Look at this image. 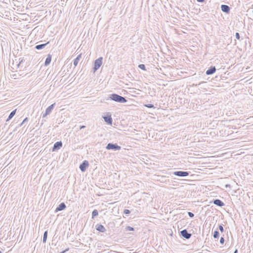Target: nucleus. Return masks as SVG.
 Listing matches in <instances>:
<instances>
[{"label": "nucleus", "instance_id": "nucleus-1", "mask_svg": "<svg viewBox=\"0 0 253 253\" xmlns=\"http://www.w3.org/2000/svg\"><path fill=\"white\" fill-rule=\"evenodd\" d=\"M109 98L111 100L119 103H126L127 102V100L125 98V97L116 93L110 94Z\"/></svg>", "mask_w": 253, "mask_h": 253}, {"label": "nucleus", "instance_id": "nucleus-2", "mask_svg": "<svg viewBox=\"0 0 253 253\" xmlns=\"http://www.w3.org/2000/svg\"><path fill=\"white\" fill-rule=\"evenodd\" d=\"M106 149L107 150H120L121 149V147L119 146L116 143H108L106 147Z\"/></svg>", "mask_w": 253, "mask_h": 253}, {"label": "nucleus", "instance_id": "nucleus-3", "mask_svg": "<svg viewBox=\"0 0 253 253\" xmlns=\"http://www.w3.org/2000/svg\"><path fill=\"white\" fill-rule=\"evenodd\" d=\"M102 57H99L95 60L94 63L93 70L94 72L97 70L102 64Z\"/></svg>", "mask_w": 253, "mask_h": 253}, {"label": "nucleus", "instance_id": "nucleus-4", "mask_svg": "<svg viewBox=\"0 0 253 253\" xmlns=\"http://www.w3.org/2000/svg\"><path fill=\"white\" fill-rule=\"evenodd\" d=\"M55 105V103H54L51 104V105H50L49 107H48L46 108L45 113H43L42 114V117L44 118L47 115H49L51 113V112H52V110L53 109Z\"/></svg>", "mask_w": 253, "mask_h": 253}, {"label": "nucleus", "instance_id": "nucleus-5", "mask_svg": "<svg viewBox=\"0 0 253 253\" xmlns=\"http://www.w3.org/2000/svg\"><path fill=\"white\" fill-rule=\"evenodd\" d=\"M89 166L88 162L86 160H84L83 162V163L80 165V169L82 172H84L86 170V169Z\"/></svg>", "mask_w": 253, "mask_h": 253}, {"label": "nucleus", "instance_id": "nucleus-6", "mask_svg": "<svg viewBox=\"0 0 253 253\" xmlns=\"http://www.w3.org/2000/svg\"><path fill=\"white\" fill-rule=\"evenodd\" d=\"M173 174L176 176L179 177H185L189 174V172L185 171H176Z\"/></svg>", "mask_w": 253, "mask_h": 253}, {"label": "nucleus", "instance_id": "nucleus-7", "mask_svg": "<svg viewBox=\"0 0 253 253\" xmlns=\"http://www.w3.org/2000/svg\"><path fill=\"white\" fill-rule=\"evenodd\" d=\"M180 235L183 238L189 239L192 236V234L188 232L186 229H184L180 231Z\"/></svg>", "mask_w": 253, "mask_h": 253}, {"label": "nucleus", "instance_id": "nucleus-8", "mask_svg": "<svg viewBox=\"0 0 253 253\" xmlns=\"http://www.w3.org/2000/svg\"><path fill=\"white\" fill-rule=\"evenodd\" d=\"M62 146V142L60 141H57L54 144L53 147L52 149V151H56L59 150Z\"/></svg>", "mask_w": 253, "mask_h": 253}, {"label": "nucleus", "instance_id": "nucleus-9", "mask_svg": "<svg viewBox=\"0 0 253 253\" xmlns=\"http://www.w3.org/2000/svg\"><path fill=\"white\" fill-rule=\"evenodd\" d=\"M66 206L65 204V203H61L56 208V210L55 211V212H58L59 211H61L64 210V209H66Z\"/></svg>", "mask_w": 253, "mask_h": 253}, {"label": "nucleus", "instance_id": "nucleus-10", "mask_svg": "<svg viewBox=\"0 0 253 253\" xmlns=\"http://www.w3.org/2000/svg\"><path fill=\"white\" fill-rule=\"evenodd\" d=\"M216 71V68L214 66L210 67L207 71L206 74L208 75H212Z\"/></svg>", "mask_w": 253, "mask_h": 253}, {"label": "nucleus", "instance_id": "nucleus-11", "mask_svg": "<svg viewBox=\"0 0 253 253\" xmlns=\"http://www.w3.org/2000/svg\"><path fill=\"white\" fill-rule=\"evenodd\" d=\"M221 9L223 12L226 13H229L230 12V8L227 5L222 4L221 5Z\"/></svg>", "mask_w": 253, "mask_h": 253}, {"label": "nucleus", "instance_id": "nucleus-12", "mask_svg": "<svg viewBox=\"0 0 253 253\" xmlns=\"http://www.w3.org/2000/svg\"><path fill=\"white\" fill-rule=\"evenodd\" d=\"M213 203L219 207H222L224 205V203L219 199H215L213 201Z\"/></svg>", "mask_w": 253, "mask_h": 253}, {"label": "nucleus", "instance_id": "nucleus-13", "mask_svg": "<svg viewBox=\"0 0 253 253\" xmlns=\"http://www.w3.org/2000/svg\"><path fill=\"white\" fill-rule=\"evenodd\" d=\"M96 226V229L97 231H98L100 232H102V233H104L106 231L105 228L102 225L97 224Z\"/></svg>", "mask_w": 253, "mask_h": 253}, {"label": "nucleus", "instance_id": "nucleus-14", "mask_svg": "<svg viewBox=\"0 0 253 253\" xmlns=\"http://www.w3.org/2000/svg\"><path fill=\"white\" fill-rule=\"evenodd\" d=\"M104 121L108 124L111 125L112 123V119L111 116H107L103 117Z\"/></svg>", "mask_w": 253, "mask_h": 253}, {"label": "nucleus", "instance_id": "nucleus-15", "mask_svg": "<svg viewBox=\"0 0 253 253\" xmlns=\"http://www.w3.org/2000/svg\"><path fill=\"white\" fill-rule=\"evenodd\" d=\"M49 43V42H47L46 43H43V44H38V45H36L35 46V48L36 49H38V50H41V49H42L43 48H44L45 46Z\"/></svg>", "mask_w": 253, "mask_h": 253}, {"label": "nucleus", "instance_id": "nucleus-16", "mask_svg": "<svg viewBox=\"0 0 253 253\" xmlns=\"http://www.w3.org/2000/svg\"><path fill=\"white\" fill-rule=\"evenodd\" d=\"M51 61V55L50 54H48L47 56L45 59V62H44V65L47 66L48 65Z\"/></svg>", "mask_w": 253, "mask_h": 253}, {"label": "nucleus", "instance_id": "nucleus-17", "mask_svg": "<svg viewBox=\"0 0 253 253\" xmlns=\"http://www.w3.org/2000/svg\"><path fill=\"white\" fill-rule=\"evenodd\" d=\"M81 58V54H80V55H79L74 60V62H73V64L75 66H77L78 63H79V60H80Z\"/></svg>", "mask_w": 253, "mask_h": 253}, {"label": "nucleus", "instance_id": "nucleus-18", "mask_svg": "<svg viewBox=\"0 0 253 253\" xmlns=\"http://www.w3.org/2000/svg\"><path fill=\"white\" fill-rule=\"evenodd\" d=\"M16 112V109H15L14 110L12 111L9 114L6 121H8L9 120L11 119L13 117V116L15 115Z\"/></svg>", "mask_w": 253, "mask_h": 253}, {"label": "nucleus", "instance_id": "nucleus-19", "mask_svg": "<svg viewBox=\"0 0 253 253\" xmlns=\"http://www.w3.org/2000/svg\"><path fill=\"white\" fill-rule=\"evenodd\" d=\"M47 231H45L44 232L43 236V238H42V242L43 243L46 242V240H47Z\"/></svg>", "mask_w": 253, "mask_h": 253}, {"label": "nucleus", "instance_id": "nucleus-20", "mask_svg": "<svg viewBox=\"0 0 253 253\" xmlns=\"http://www.w3.org/2000/svg\"><path fill=\"white\" fill-rule=\"evenodd\" d=\"M98 215V211L97 210H94L92 212V218H94V217Z\"/></svg>", "mask_w": 253, "mask_h": 253}, {"label": "nucleus", "instance_id": "nucleus-21", "mask_svg": "<svg viewBox=\"0 0 253 253\" xmlns=\"http://www.w3.org/2000/svg\"><path fill=\"white\" fill-rule=\"evenodd\" d=\"M219 236V232L217 231V229L213 233V237L214 238H218Z\"/></svg>", "mask_w": 253, "mask_h": 253}, {"label": "nucleus", "instance_id": "nucleus-22", "mask_svg": "<svg viewBox=\"0 0 253 253\" xmlns=\"http://www.w3.org/2000/svg\"><path fill=\"white\" fill-rule=\"evenodd\" d=\"M138 67L140 69L143 70V71H146V69L145 67V65L144 64H139L138 65Z\"/></svg>", "mask_w": 253, "mask_h": 253}, {"label": "nucleus", "instance_id": "nucleus-23", "mask_svg": "<svg viewBox=\"0 0 253 253\" xmlns=\"http://www.w3.org/2000/svg\"><path fill=\"white\" fill-rule=\"evenodd\" d=\"M126 231H132L134 230V228L130 226L126 227Z\"/></svg>", "mask_w": 253, "mask_h": 253}, {"label": "nucleus", "instance_id": "nucleus-24", "mask_svg": "<svg viewBox=\"0 0 253 253\" xmlns=\"http://www.w3.org/2000/svg\"><path fill=\"white\" fill-rule=\"evenodd\" d=\"M144 106L147 108H154V105L152 104H145Z\"/></svg>", "mask_w": 253, "mask_h": 253}, {"label": "nucleus", "instance_id": "nucleus-25", "mask_svg": "<svg viewBox=\"0 0 253 253\" xmlns=\"http://www.w3.org/2000/svg\"><path fill=\"white\" fill-rule=\"evenodd\" d=\"M130 213V211L129 210L125 209L124 211V213L126 215Z\"/></svg>", "mask_w": 253, "mask_h": 253}, {"label": "nucleus", "instance_id": "nucleus-26", "mask_svg": "<svg viewBox=\"0 0 253 253\" xmlns=\"http://www.w3.org/2000/svg\"><path fill=\"white\" fill-rule=\"evenodd\" d=\"M218 229L221 232H223L224 231V228L221 225H219Z\"/></svg>", "mask_w": 253, "mask_h": 253}, {"label": "nucleus", "instance_id": "nucleus-27", "mask_svg": "<svg viewBox=\"0 0 253 253\" xmlns=\"http://www.w3.org/2000/svg\"><path fill=\"white\" fill-rule=\"evenodd\" d=\"M225 240L223 237H221L220 239V243L221 244L223 245L224 243Z\"/></svg>", "mask_w": 253, "mask_h": 253}, {"label": "nucleus", "instance_id": "nucleus-28", "mask_svg": "<svg viewBox=\"0 0 253 253\" xmlns=\"http://www.w3.org/2000/svg\"><path fill=\"white\" fill-rule=\"evenodd\" d=\"M28 121V118H26L24 119V120L23 121L22 123L20 124V126H22L24 124H25V122H27Z\"/></svg>", "mask_w": 253, "mask_h": 253}, {"label": "nucleus", "instance_id": "nucleus-29", "mask_svg": "<svg viewBox=\"0 0 253 253\" xmlns=\"http://www.w3.org/2000/svg\"><path fill=\"white\" fill-rule=\"evenodd\" d=\"M188 214L190 217H193L194 216V214L193 213L191 212H188Z\"/></svg>", "mask_w": 253, "mask_h": 253}, {"label": "nucleus", "instance_id": "nucleus-30", "mask_svg": "<svg viewBox=\"0 0 253 253\" xmlns=\"http://www.w3.org/2000/svg\"><path fill=\"white\" fill-rule=\"evenodd\" d=\"M235 37H236V38L238 40H239L240 38V34L239 33H236L235 34Z\"/></svg>", "mask_w": 253, "mask_h": 253}, {"label": "nucleus", "instance_id": "nucleus-31", "mask_svg": "<svg viewBox=\"0 0 253 253\" xmlns=\"http://www.w3.org/2000/svg\"><path fill=\"white\" fill-rule=\"evenodd\" d=\"M69 250V248H67L66 249H65V250H64L63 251L60 252V253H65L66 252L68 251Z\"/></svg>", "mask_w": 253, "mask_h": 253}, {"label": "nucleus", "instance_id": "nucleus-32", "mask_svg": "<svg viewBox=\"0 0 253 253\" xmlns=\"http://www.w3.org/2000/svg\"><path fill=\"white\" fill-rule=\"evenodd\" d=\"M248 11V12L251 11V12H252V13H253V8H249V9L248 10V11Z\"/></svg>", "mask_w": 253, "mask_h": 253}, {"label": "nucleus", "instance_id": "nucleus-33", "mask_svg": "<svg viewBox=\"0 0 253 253\" xmlns=\"http://www.w3.org/2000/svg\"><path fill=\"white\" fill-rule=\"evenodd\" d=\"M197 1L200 2H204L205 0H197Z\"/></svg>", "mask_w": 253, "mask_h": 253}, {"label": "nucleus", "instance_id": "nucleus-34", "mask_svg": "<svg viewBox=\"0 0 253 253\" xmlns=\"http://www.w3.org/2000/svg\"><path fill=\"white\" fill-rule=\"evenodd\" d=\"M85 126H80V129H82L84 128H85Z\"/></svg>", "mask_w": 253, "mask_h": 253}, {"label": "nucleus", "instance_id": "nucleus-35", "mask_svg": "<svg viewBox=\"0 0 253 253\" xmlns=\"http://www.w3.org/2000/svg\"><path fill=\"white\" fill-rule=\"evenodd\" d=\"M225 186V187H226V188H227V187H230V185L229 184H226Z\"/></svg>", "mask_w": 253, "mask_h": 253}, {"label": "nucleus", "instance_id": "nucleus-36", "mask_svg": "<svg viewBox=\"0 0 253 253\" xmlns=\"http://www.w3.org/2000/svg\"><path fill=\"white\" fill-rule=\"evenodd\" d=\"M114 252L113 251H110L109 252H108V253H113Z\"/></svg>", "mask_w": 253, "mask_h": 253}, {"label": "nucleus", "instance_id": "nucleus-37", "mask_svg": "<svg viewBox=\"0 0 253 253\" xmlns=\"http://www.w3.org/2000/svg\"><path fill=\"white\" fill-rule=\"evenodd\" d=\"M233 253H238V250L236 249L235 251Z\"/></svg>", "mask_w": 253, "mask_h": 253}, {"label": "nucleus", "instance_id": "nucleus-38", "mask_svg": "<svg viewBox=\"0 0 253 253\" xmlns=\"http://www.w3.org/2000/svg\"><path fill=\"white\" fill-rule=\"evenodd\" d=\"M0 253H1V252L0 251Z\"/></svg>", "mask_w": 253, "mask_h": 253}]
</instances>
